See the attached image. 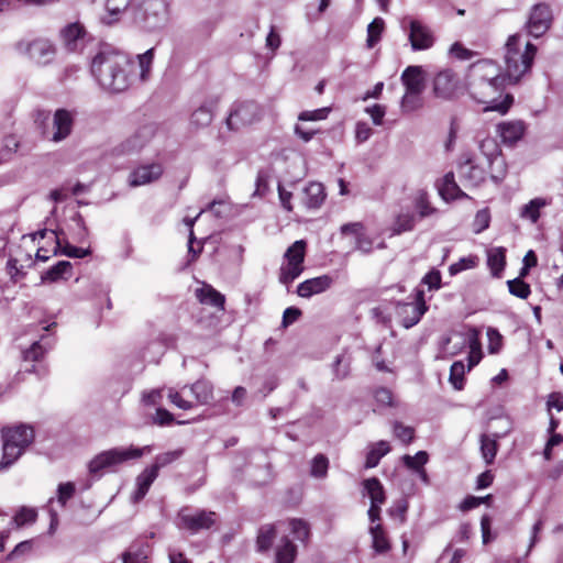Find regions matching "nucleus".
Wrapping results in <instances>:
<instances>
[{"instance_id": "obj_1", "label": "nucleus", "mask_w": 563, "mask_h": 563, "mask_svg": "<svg viewBox=\"0 0 563 563\" xmlns=\"http://www.w3.org/2000/svg\"><path fill=\"white\" fill-rule=\"evenodd\" d=\"M130 66L126 55L114 51H102L93 57L91 73L104 90L121 92L130 86Z\"/></svg>"}, {"instance_id": "obj_2", "label": "nucleus", "mask_w": 563, "mask_h": 563, "mask_svg": "<svg viewBox=\"0 0 563 563\" xmlns=\"http://www.w3.org/2000/svg\"><path fill=\"white\" fill-rule=\"evenodd\" d=\"M537 54V47L516 33L507 38L504 47V71L509 84H517L530 73Z\"/></svg>"}, {"instance_id": "obj_3", "label": "nucleus", "mask_w": 563, "mask_h": 563, "mask_svg": "<svg viewBox=\"0 0 563 563\" xmlns=\"http://www.w3.org/2000/svg\"><path fill=\"white\" fill-rule=\"evenodd\" d=\"M2 438V459L0 461V471L7 470L13 465L33 443L35 432L32 426L19 423L7 426L1 429Z\"/></svg>"}, {"instance_id": "obj_4", "label": "nucleus", "mask_w": 563, "mask_h": 563, "mask_svg": "<svg viewBox=\"0 0 563 563\" xmlns=\"http://www.w3.org/2000/svg\"><path fill=\"white\" fill-rule=\"evenodd\" d=\"M505 82L472 80L470 84L471 96L479 103L486 104L485 111H496L506 114L510 109L514 97L507 93L499 100Z\"/></svg>"}, {"instance_id": "obj_5", "label": "nucleus", "mask_w": 563, "mask_h": 563, "mask_svg": "<svg viewBox=\"0 0 563 563\" xmlns=\"http://www.w3.org/2000/svg\"><path fill=\"white\" fill-rule=\"evenodd\" d=\"M150 445L143 448H113L97 454L89 463L88 471L91 475H101L103 471L110 470L130 460L140 459L145 452H151Z\"/></svg>"}, {"instance_id": "obj_6", "label": "nucleus", "mask_w": 563, "mask_h": 563, "mask_svg": "<svg viewBox=\"0 0 563 563\" xmlns=\"http://www.w3.org/2000/svg\"><path fill=\"white\" fill-rule=\"evenodd\" d=\"M306 245L303 240H298L286 250L278 277L282 284L288 286L303 272Z\"/></svg>"}, {"instance_id": "obj_7", "label": "nucleus", "mask_w": 563, "mask_h": 563, "mask_svg": "<svg viewBox=\"0 0 563 563\" xmlns=\"http://www.w3.org/2000/svg\"><path fill=\"white\" fill-rule=\"evenodd\" d=\"M137 19L147 31L162 29L168 21L167 1L143 0L139 8Z\"/></svg>"}, {"instance_id": "obj_8", "label": "nucleus", "mask_w": 563, "mask_h": 563, "mask_svg": "<svg viewBox=\"0 0 563 563\" xmlns=\"http://www.w3.org/2000/svg\"><path fill=\"white\" fill-rule=\"evenodd\" d=\"M401 26L405 31H408V40L412 51H427L433 46L435 36L432 30L421 21L404 19Z\"/></svg>"}, {"instance_id": "obj_9", "label": "nucleus", "mask_w": 563, "mask_h": 563, "mask_svg": "<svg viewBox=\"0 0 563 563\" xmlns=\"http://www.w3.org/2000/svg\"><path fill=\"white\" fill-rule=\"evenodd\" d=\"M156 126L152 123L139 126L133 133L125 137L114 152L119 155H131L143 150L154 137Z\"/></svg>"}, {"instance_id": "obj_10", "label": "nucleus", "mask_w": 563, "mask_h": 563, "mask_svg": "<svg viewBox=\"0 0 563 563\" xmlns=\"http://www.w3.org/2000/svg\"><path fill=\"white\" fill-rule=\"evenodd\" d=\"M396 311L406 329L416 325L427 311L423 290L417 289L411 302H398Z\"/></svg>"}, {"instance_id": "obj_11", "label": "nucleus", "mask_w": 563, "mask_h": 563, "mask_svg": "<svg viewBox=\"0 0 563 563\" xmlns=\"http://www.w3.org/2000/svg\"><path fill=\"white\" fill-rule=\"evenodd\" d=\"M471 350L478 349V334L477 331L472 329L468 333L452 331L448 336L443 338L441 343L442 352L448 356H455L460 354L466 345Z\"/></svg>"}, {"instance_id": "obj_12", "label": "nucleus", "mask_w": 563, "mask_h": 563, "mask_svg": "<svg viewBox=\"0 0 563 563\" xmlns=\"http://www.w3.org/2000/svg\"><path fill=\"white\" fill-rule=\"evenodd\" d=\"M260 118V108L255 102L246 101L235 106L227 118V125L230 130H239L242 126L252 124Z\"/></svg>"}, {"instance_id": "obj_13", "label": "nucleus", "mask_w": 563, "mask_h": 563, "mask_svg": "<svg viewBox=\"0 0 563 563\" xmlns=\"http://www.w3.org/2000/svg\"><path fill=\"white\" fill-rule=\"evenodd\" d=\"M551 23L552 12L550 7L545 3H539L532 8L526 27L529 35L540 37L550 29Z\"/></svg>"}, {"instance_id": "obj_14", "label": "nucleus", "mask_w": 563, "mask_h": 563, "mask_svg": "<svg viewBox=\"0 0 563 563\" xmlns=\"http://www.w3.org/2000/svg\"><path fill=\"white\" fill-rule=\"evenodd\" d=\"M18 51L26 54L38 65L48 64L55 55V48L47 40H35L30 43H19Z\"/></svg>"}, {"instance_id": "obj_15", "label": "nucleus", "mask_w": 563, "mask_h": 563, "mask_svg": "<svg viewBox=\"0 0 563 563\" xmlns=\"http://www.w3.org/2000/svg\"><path fill=\"white\" fill-rule=\"evenodd\" d=\"M75 123V112L66 109H57L53 115L52 133L48 140L59 143L66 140L73 132Z\"/></svg>"}, {"instance_id": "obj_16", "label": "nucleus", "mask_w": 563, "mask_h": 563, "mask_svg": "<svg viewBox=\"0 0 563 563\" xmlns=\"http://www.w3.org/2000/svg\"><path fill=\"white\" fill-rule=\"evenodd\" d=\"M460 86L457 75L451 69H443L433 79V92L441 99H451L455 96Z\"/></svg>"}, {"instance_id": "obj_17", "label": "nucleus", "mask_w": 563, "mask_h": 563, "mask_svg": "<svg viewBox=\"0 0 563 563\" xmlns=\"http://www.w3.org/2000/svg\"><path fill=\"white\" fill-rule=\"evenodd\" d=\"M472 71V80H483V81H497L505 82L508 81L505 73L500 74L499 66L489 59H483L474 65L471 68Z\"/></svg>"}, {"instance_id": "obj_18", "label": "nucleus", "mask_w": 563, "mask_h": 563, "mask_svg": "<svg viewBox=\"0 0 563 563\" xmlns=\"http://www.w3.org/2000/svg\"><path fill=\"white\" fill-rule=\"evenodd\" d=\"M164 168L159 163L142 165L135 168L129 176V185L139 187L156 181L163 175Z\"/></svg>"}, {"instance_id": "obj_19", "label": "nucleus", "mask_w": 563, "mask_h": 563, "mask_svg": "<svg viewBox=\"0 0 563 563\" xmlns=\"http://www.w3.org/2000/svg\"><path fill=\"white\" fill-rule=\"evenodd\" d=\"M179 516L184 527L194 533L201 529L211 528L217 520L216 512L206 510H199L195 514L183 510Z\"/></svg>"}, {"instance_id": "obj_20", "label": "nucleus", "mask_w": 563, "mask_h": 563, "mask_svg": "<svg viewBox=\"0 0 563 563\" xmlns=\"http://www.w3.org/2000/svg\"><path fill=\"white\" fill-rule=\"evenodd\" d=\"M526 125L522 121H506L497 125V133L505 145L512 146L525 134Z\"/></svg>"}, {"instance_id": "obj_21", "label": "nucleus", "mask_w": 563, "mask_h": 563, "mask_svg": "<svg viewBox=\"0 0 563 563\" xmlns=\"http://www.w3.org/2000/svg\"><path fill=\"white\" fill-rule=\"evenodd\" d=\"M332 283L333 279L329 275L310 278L298 285L297 294L302 298H310L313 295L321 294L329 289Z\"/></svg>"}, {"instance_id": "obj_22", "label": "nucleus", "mask_w": 563, "mask_h": 563, "mask_svg": "<svg viewBox=\"0 0 563 563\" xmlns=\"http://www.w3.org/2000/svg\"><path fill=\"white\" fill-rule=\"evenodd\" d=\"M406 90L422 93L426 87L424 71L421 66H408L401 74Z\"/></svg>"}, {"instance_id": "obj_23", "label": "nucleus", "mask_w": 563, "mask_h": 563, "mask_svg": "<svg viewBox=\"0 0 563 563\" xmlns=\"http://www.w3.org/2000/svg\"><path fill=\"white\" fill-rule=\"evenodd\" d=\"M196 298L203 305H209L220 311L224 310L225 297L211 285L202 282L201 287L195 290Z\"/></svg>"}, {"instance_id": "obj_24", "label": "nucleus", "mask_w": 563, "mask_h": 563, "mask_svg": "<svg viewBox=\"0 0 563 563\" xmlns=\"http://www.w3.org/2000/svg\"><path fill=\"white\" fill-rule=\"evenodd\" d=\"M459 175L461 179L466 181L472 187L478 186L485 179L484 169L477 165H474L470 159L460 165Z\"/></svg>"}, {"instance_id": "obj_25", "label": "nucleus", "mask_w": 563, "mask_h": 563, "mask_svg": "<svg viewBox=\"0 0 563 563\" xmlns=\"http://www.w3.org/2000/svg\"><path fill=\"white\" fill-rule=\"evenodd\" d=\"M157 476L158 474L148 466L136 477V489L132 496L134 503H139L145 497Z\"/></svg>"}, {"instance_id": "obj_26", "label": "nucleus", "mask_w": 563, "mask_h": 563, "mask_svg": "<svg viewBox=\"0 0 563 563\" xmlns=\"http://www.w3.org/2000/svg\"><path fill=\"white\" fill-rule=\"evenodd\" d=\"M86 31L79 22L70 23L62 30V37L69 51H76L78 42L82 40Z\"/></svg>"}, {"instance_id": "obj_27", "label": "nucleus", "mask_w": 563, "mask_h": 563, "mask_svg": "<svg viewBox=\"0 0 563 563\" xmlns=\"http://www.w3.org/2000/svg\"><path fill=\"white\" fill-rule=\"evenodd\" d=\"M324 188L320 183H310L305 188V206L310 209L319 208L324 201Z\"/></svg>"}, {"instance_id": "obj_28", "label": "nucleus", "mask_w": 563, "mask_h": 563, "mask_svg": "<svg viewBox=\"0 0 563 563\" xmlns=\"http://www.w3.org/2000/svg\"><path fill=\"white\" fill-rule=\"evenodd\" d=\"M439 191L444 200H454L466 197L456 184L453 173H448L443 177V183Z\"/></svg>"}, {"instance_id": "obj_29", "label": "nucleus", "mask_w": 563, "mask_h": 563, "mask_svg": "<svg viewBox=\"0 0 563 563\" xmlns=\"http://www.w3.org/2000/svg\"><path fill=\"white\" fill-rule=\"evenodd\" d=\"M296 555V545L287 537L282 538L276 548L275 563H292Z\"/></svg>"}, {"instance_id": "obj_30", "label": "nucleus", "mask_w": 563, "mask_h": 563, "mask_svg": "<svg viewBox=\"0 0 563 563\" xmlns=\"http://www.w3.org/2000/svg\"><path fill=\"white\" fill-rule=\"evenodd\" d=\"M363 487L371 499V504H384L386 501L385 489L378 478L365 479Z\"/></svg>"}, {"instance_id": "obj_31", "label": "nucleus", "mask_w": 563, "mask_h": 563, "mask_svg": "<svg viewBox=\"0 0 563 563\" xmlns=\"http://www.w3.org/2000/svg\"><path fill=\"white\" fill-rule=\"evenodd\" d=\"M70 275L71 263L68 261H60L42 275V280L54 283L63 278L67 279Z\"/></svg>"}, {"instance_id": "obj_32", "label": "nucleus", "mask_w": 563, "mask_h": 563, "mask_svg": "<svg viewBox=\"0 0 563 563\" xmlns=\"http://www.w3.org/2000/svg\"><path fill=\"white\" fill-rule=\"evenodd\" d=\"M497 435H488V434H482L481 435V453L482 457L484 459L485 463L487 465H490L494 463V460L496 457L497 451H498V443H497Z\"/></svg>"}, {"instance_id": "obj_33", "label": "nucleus", "mask_w": 563, "mask_h": 563, "mask_svg": "<svg viewBox=\"0 0 563 563\" xmlns=\"http://www.w3.org/2000/svg\"><path fill=\"white\" fill-rule=\"evenodd\" d=\"M188 388L194 395L197 404L207 405L213 397L212 385L207 380H197Z\"/></svg>"}, {"instance_id": "obj_34", "label": "nucleus", "mask_w": 563, "mask_h": 563, "mask_svg": "<svg viewBox=\"0 0 563 563\" xmlns=\"http://www.w3.org/2000/svg\"><path fill=\"white\" fill-rule=\"evenodd\" d=\"M487 264L493 276L499 277L506 265V250L504 247H495L488 251Z\"/></svg>"}, {"instance_id": "obj_35", "label": "nucleus", "mask_w": 563, "mask_h": 563, "mask_svg": "<svg viewBox=\"0 0 563 563\" xmlns=\"http://www.w3.org/2000/svg\"><path fill=\"white\" fill-rule=\"evenodd\" d=\"M390 451L389 443L386 441H378L373 444L367 454L365 461L366 468H373L378 465L380 459L385 456Z\"/></svg>"}, {"instance_id": "obj_36", "label": "nucleus", "mask_w": 563, "mask_h": 563, "mask_svg": "<svg viewBox=\"0 0 563 563\" xmlns=\"http://www.w3.org/2000/svg\"><path fill=\"white\" fill-rule=\"evenodd\" d=\"M549 203L544 198H534L521 208L520 217L536 223L540 218V210Z\"/></svg>"}, {"instance_id": "obj_37", "label": "nucleus", "mask_w": 563, "mask_h": 563, "mask_svg": "<svg viewBox=\"0 0 563 563\" xmlns=\"http://www.w3.org/2000/svg\"><path fill=\"white\" fill-rule=\"evenodd\" d=\"M276 538V529L273 525H264L258 529L256 538V548L260 552H266L271 549Z\"/></svg>"}, {"instance_id": "obj_38", "label": "nucleus", "mask_w": 563, "mask_h": 563, "mask_svg": "<svg viewBox=\"0 0 563 563\" xmlns=\"http://www.w3.org/2000/svg\"><path fill=\"white\" fill-rule=\"evenodd\" d=\"M369 533L372 537L373 549L375 550V552L386 553L390 549L387 536L379 523L372 526L369 528Z\"/></svg>"}, {"instance_id": "obj_39", "label": "nucleus", "mask_w": 563, "mask_h": 563, "mask_svg": "<svg viewBox=\"0 0 563 563\" xmlns=\"http://www.w3.org/2000/svg\"><path fill=\"white\" fill-rule=\"evenodd\" d=\"M132 0H107L108 16L103 21L108 24L119 20L120 15L129 8Z\"/></svg>"}, {"instance_id": "obj_40", "label": "nucleus", "mask_w": 563, "mask_h": 563, "mask_svg": "<svg viewBox=\"0 0 563 563\" xmlns=\"http://www.w3.org/2000/svg\"><path fill=\"white\" fill-rule=\"evenodd\" d=\"M351 361L352 357L347 354L346 351L335 357L332 364V373L335 379L342 380L349 376Z\"/></svg>"}, {"instance_id": "obj_41", "label": "nucleus", "mask_w": 563, "mask_h": 563, "mask_svg": "<svg viewBox=\"0 0 563 563\" xmlns=\"http://www.w3.org/2000/svg\"><path fill=\"white\" fill-rule=\"evenodd\" d=\"M213 120V109L211 106L202 104L194 111L191 115V124L197 128H206Z\"/></svg>"}, {"instance_id": "obj_42", "label": "nucleus", "mask_w": 563, "mask_h": 563, "mask_svg": "<svg viewBox=\"0 0 563 563\" xmlns=\"http://www.w3.org/2000/svg\"><path fill=\"white\" fill-rule=\"evenodd\" d=\"M385 27V22L382 18H375L367 26L366 45L373 48L379 41Z\"/></svg>"}, {"instance_id": "obj_43", "label": "nucleus", "mask_w": 563, "mask_h": 563, "mask_svg": "<svg viewBox=\"0 0 563 563\" xmlns=\"http://www.w3.org/2000/svg\"><path fill=\"white\" fill-rule=\"evenodd\" d=\"M465 365L462 361H456L451 365L449 380L456 390L464 387Z\"/></svg>"}, {"instance_id": "obj_44", "label": "nucleus", "mask_w": 563, "mask_h": 563, "mask_svg": "<svg viewBox=\"0 0 563 563\" xmlns=\"http://www.w3.org/2000/svg\"><path fill=\"white\" fill-rule=\"evenodd\" d=\"M148 558V548L144 545L132 547L122 554L123 563H146Z\"/></svg>"}, {"instance_id": "obj_45", "label": "nucleus", "mask_w": 563, "mask_h": 563, "mask_svg": "<svg viewBox=\"0 0 563 563\" xmlns=\"http://www.w3.org/2000/svg\"><path fill=\"white\" fill-rule=\"evenodd\" d=\"M183 455V450H174L156 455L154 463L150 466L157 474L162 467H165Z\"/></svg>"}, {"instance_id": "obj_46", "label": "nucleus", "mask_w": 563, "mask_h": 563, "mask_svg": "<svg viewBox=\"0 0 563 563\" xmlns=\"http://www.w3.org/2000/svg\"><path fill=\"white\" fill-rule=\"evenodd\" d=\"M416 225V217L411 213H400L397 216L393 231L395 234H400L402 232H408L413 230Z\"/></svg>"}, {"instance_id": "obj_47", "label": "nucleus", "mask_w": 563, "mask_h": 563, "mask_svg": "<svg viewBox=\"0 0 563 563\" xmlns=\"http://www.w3.org/2000/svg\"><path fill=\"white\" fill-rule=\"evenodd\" d=\"M154 53H155V48L152 47V48L147 49L145 53L137 55V63H139V67L141 70L140 77L143 81L147 80V78L150 76L153 59H154Z\"/></svg>"}, {"instance_id": "obj_48", "label": "nucleus", "mask_w": 563, "mask_h": 563, "mask_svg": "<svg viewBox=\"0 0 563 563\" xmlns=\"http://www.w3.org/2000/svg\"><path fill=\"white\" fill-rule=\"evenodd\" d=\"M329 460L323 454H318L311 462L310 474L316 478H324L328 474Z\"/></svg>"}, {"instance_id": "obj_49", "label": "nucleus", "mask_w": 563, "mask_h": 563, "mask_svg": "<svg viewBox=\"0 0 563 563\" xmlns=\"http://www.w3.org/2000/svg\"><path fill=\"white\" fill-rule=\"evenodd\" d=\"M509 292L518 298L526 299L529 297L531 289L529 284L523 282L521 277L507 282Z\"/></svg>"}, {"instance_id": "obj_50", "label": "nucleus", "mask_w": 563, "mask_h": 563, "mask_svg": "<svg viewBox=\"0 0 563 563\" xmlns=\"http://www.w3.org/2000/svg\"><path fill=\"white\" fill-rule=\"evenodd\" d=\"M428 453L426 451H419L416 455L411 456V455H404L402 456V462L404 464L415 471V472H418L420 471L421 468L424 467V465L427 464L428 462Z\"/></svg>"}, {"instance_id": "obj_51", "label": "nucleus", "mask_w": 563, "mask_h": 563, "mask_svg": "<svg viewBox=\"0 0 563 563\" xmlns=\"http://www.w3.org/2000/svg\"><path fill=\"white\" fill-rule=\"evenodd\" d=\"M46 346H44L41 341H35L32 345L23 352L24 362H40L45 353L47 352Z\"/></svg>"}, {"instance_id": "obj_52", "label": "nucleus", "mask_w": 563, "mask_h": 563, "mask_svg": "<svg viewBox=\"0 0 563 563\" xmlns=\"http://www.w3.org/2000/svg\"><path fill=\"white\" fill-rule=\"evenodd\" d=\"M481 152L487 157L488 163L501 157L497 142L492 137L484 139L479 144Z\"/></svg>"}, {"instance_id": "obj_53", "label": "nucleus", "mask_w": 563, "mask_h": 563, "mask_svg": "<svg viewBox=\"0 0 563 563\" xmlns=\"http://www.w3.org/2000/svg\"><path fill=\"white\" fill-rule=\"evenodd\" d=\"M37 512L33 508L22 507L13 517L12 523L18 528L24 525L33 523L36 520Z\"/></svg>"}, {"instance_id": "obj_54", "label": "nucleus", "mask_w": 563, "mask_h": 563, "mask_svg": "<svg viewBox=\"0 0 563 563\" xmlns=\"http://www.w3.org/2000/svg\"><path fill=\"white\" fill-rule=\"evenodd\" d=\"M291 534L299 541H306L309 538L310 529L302 519H291L289 522Z\"/></svg>"}, {"instance_id": "obj_55", "label": "nucleus", "mask_w": 563, "mask_h": 563, "mask_svg": "<svg viewBox=\"0 0 563 563\" xmlns=\"http://www.w3.org/2000/svg\"><path fill=\"white\" fill-rule=\"evenodd\" d=\"M419 92L406 90L401 98L400 107L404 112H411L421 107V98Z\"/></svg>"}, {"instance_id": "obj_56", "label": "nucleus", "mask_w": 563, "mask_h": 563, "mask_svg": "<svg viewBox=\"0 0 563 563\" xmlns=\"http://www.w3.org/2000/svg\"><path fill=\"white\" fill-rule=\"evenodd\" d=\"M415 207L420 218L430 217L437 211V209L430 205L428 195L424 191H421L417 196Z\"/></svg>"}, {"instance_id": "obj_57", "label": "nucleus", "mask_w": 563, "mask_h": 563, "mask_svg": "<svg viewBox=\"0 0 563 563\" xmlns=\"http://www.w3.org/2000/svg\"><path fill=\"white\" fill-rule=\"evenodd\" d=\"M490 166V178L495 183H500L506 176V163L503 157H497L489 162Z\"/></svg>"}, {"instance_id": "obj_58", "label": "nucleus", "mask_w": 563, "mask_h": 563, "mask_svg": "<svg viewBox=\"0 0 563 563\" xmlns=\"http://www.w3.org/2000/svg\"><path fill=\"white\" fill-rule=\"evenodd\" d=\"M57 252L73 258H84L90 254L89 250L80 249L69 243H65V245L60 244V246L56 245L55 253Z\"/></svg>"}, {"instance_id": "obj_59", "label": "nucleus", "mask_w": 563, "mask_h": 563, "mask_svg": "<svg viewBox=\"0 0 563 563\" xmlns=\"http://www.w3.org/2000/svg\"><path fill=\"white\" fill-rule=\"evenodd\" d=\"M490 213L488 209L478 210L473 221V231L481 233L489 227Z\"/></svg>"}, {"instance_id": "obj_60", "label": "nucleus", "mask_w": 563, "mask_h": 563, "mask_svg": "<svg viewBox=\"0 0 563 563\" xmlns=\"http://www.w3.org/2000/svg\"><path fill=\"white\" fill-rule=\"evenodd\" d=\"M167 397L173 405L183 410H190L195 406L192 401L185 399L180 391L175 390L174 388L168 389Z\"/></svg>"}, {"instance_id": "obj_61", "label": "nucleus", "mask_w": 563, "mask_h": 563, "mask_svg": "<svg viewBox=\"0 0 563 563\" xmlns=\"http://www.w3.org/2000/svg\"><path fill=\"white\" fill-rule=\"evenodd\" d=\"M413 429L408 426H404L401 422L396 421L394 423V434L404 443H409L413 439Z\"/></svg>"}, {"instance_id": "obj_62", "label": "nucleus", "mask_w": 563, "mask_h": 563, "mask_svg": "<svg viewBox=\"0 0 563 563\" xmlns=\"http://www.w3.org/2000/svg\"><path fill=\"white\" fill-rule=\"evenodd\" d=\"M258 473L256 472L251 473L252 479L257 486L266 485L273 479V472L269 463H265L263 470H261Z\"/></svg>"}, {"instance_id": "obj_63", "label": "nucleus", "mask_w": 563, "mask_h": 563, "mask_svg": "<svg viewBox=\"0 0 563 563\" xmlns=\"http://www.w3.org/2000/svg\"><path fill=\"white\" fill-rule=\"evenodd\" d=\"M476 265V257L468 256L463 257L459 262L453 263L449 267V272L451 275H456L465 269L473 268Z\"/></svg>"}, {"instance_id": "obj_64", "label": "nucleus", "mask_w": 563, "mask_h": 563, "mask_svg": "<svg viewBox=\"0 0 563 563\" xmlns=\"http://www.w3.org/2000/svg\"><path fill=\"white\" fill-rule=\"evenodd\" d=\"M365 112L371 117L375 125H382L383 119L386 114V107L383 104H374L365 108Z\"/></svg>"}]
</instances>
